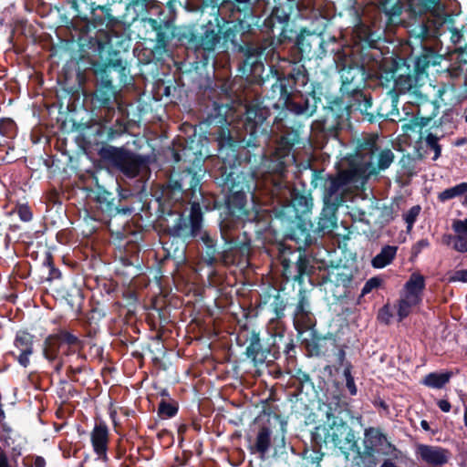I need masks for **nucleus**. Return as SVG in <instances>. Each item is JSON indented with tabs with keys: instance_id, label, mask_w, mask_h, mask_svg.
Returning a JSON list of instances; mask_svg holds the SVG:
<instances>
[{
	"instance_id": "nucleus-56",
	"label": "nucleus",
	"mask_w": 467,
	"mask_h": 467,
	"mask_svg": "<svg viewBox=\"0 0 467 467\" xmlns=\"http://www.w3.org/2000/svg\"><path fill=\"white\" fill-rule=\"evenodd\" d=\"M381 284L382 279L380 277L374 276L369 278L368 280H367L361 290V296H365L370 293L373 289L379 287Z\"/></svg>"
},
{
	"instance_id": "nucleus-30",
	"label": "nucleus",
	"mask_w": 467,
	"mask_h": 467,
	"mask_svg": "<svg viewBox=\"0 0 467 467\" xmlns=\"http://www.w3.org/2000/svg\"><path fill=\"white\" fill-rule=\"evenodd\" d=\"M358 37L359 39L358 45L360 47V57L369 61L372 64V60L370 56L374 55L378 57L379 54L380 57L379 58L380 62L389 61L394 59L393 57H383L382 52L380 51V47L379 43L380 41V37L372 30L367 28L358 33Z\"/></svg>"
},
{
	"instance_id": "nucleus-49",
	"label": "nucleus",
	"mask_w": 467,
	"mask_h": 467,
	"mask_svg": "<svg viewBox=\"0 0 467 467\" xmlns=\"http://www.w3.org/2000/svg\"><path fill=\"white\" fill-rule=\"evenodd\" d=\"M353 366L351 362H346V368L343 369V375L346 379V387L351 396L358 393V389L355 383L354 377L352 376Z\"/></svg>"
},
{
	"instance_id": "nucleus-36",
	"label": "nucleus",
	"mask_w": 467,
	"mask_h": 467,
	"mask_svg": "<svg viewBox=\"0 0 467 467\" xmlns=\"http://www.w3.org/2000/svg\"><path fill=\"white\" fill-rule=\"evenodd\" d=\"M398 246L384 245L380 252L372 258L371 265L376 269H381L390 265L395 259Z\"/></svg>"
},
{
	"instance_id": "nucleus-29",
	"label": "nucleus",
	"mask_w": 467,
	"mask_h": 467,
	"mask_svg": "<svg viewBox=\"0 0 467 467\" xmlns=\"http://www.w3.org/2000/svg\"><path fill=\"white\" fill-rule=\"evenodd\" d=\"M34 339L35 336L27 330H18L16 333L14 339V346L19 350V354L10 351L11 355L18 364L23 368H27L30 364V357L34 353Z\"/></svg>"
},
{
	"instance_id": "nucleus-61",
	"label": "nucleus",
	"mask_w": 467,
	"mask_h": 467,
	"mask_svg": "<svg viewBox=\"0 0 467 467\" xmlns=\"http://www.w3.org/2000/svg\"><path fill=\"white\" fill-rule=\"evenodd\" d=\"M318 339L312 338L310 341H306V348L311 355L319 356L322 352Z\"/></svg>"
},
{
	"instance_id": "nucleus-13",
	"label": "nucleus",
	"mask_w": 467,
	"mask_h": 467,
	"mask_svg": "<svg viewBox=\"0 0 467 467\" xmlns=\"http://www.w3.org/2000/svg\"><path fill=\"white\" fill-rule=\"evenodd\" d=\"M299 141L300 134L298 130L293 129L285 131L277 140L274 152L265 162L268 172L278 177L272 182L270 189L273 188L275 182H286L285 176L287 169L296 161L293 148Z\"/></svg>"
},
{
	"instance_id": "nucleus-39",
	"label": "nucleus",
	"mask_w": 467,
	"mask_h": 467,
	"mask_svg": "<svg viewBox=\"0 0 467 467\" xmlns=\"http://www.w3.org/2000/svg\"><path fill=\"white\" fill-rule=\"evenodd\" d=\"M464 196V201L462 202V205L467 206V182H463L459 184H456L453 187L447 188L442 192L438 193V200L441 202H445L449 200H451L456 197Z\"/></svg>"
},
{
	"instance_id": "nucleus-10",
	"label": "nucleus",
	"mask_w": 467,
	"mask_h": 467,
	"mask_svg": "<svg viewBox=\"0 0 467 467\" xmlns=\"http://www.w3.org/2000/svg\"><path fill=\"white\" fill-rule=\"evenodd\" d=\"M179 39L188 51H192L199 60L197 64L205 67L214 58V51L222 39V27L209 21L202 26L185 27Z\"/></svg>"
},
{
	"instance_id": "nucleus-43",
	"label": "nucleus",
	"mask_w": 467,
	"mask_h": 467,
	"mask_svg": "<svg viewBox=\"0 0 467 467\" xmlns=\"http://www.w3.org/2000/svg\"><path fill=\"white\" fill-rule=\"evenodd\" d=\"M431 117H419L414 116L411 118L408 122L404 123L402 125V130L404 132H414V133H420L422 135V129L429 125L431 122ZM422 136H420V139Z\"/></svg>"
},
{
	"instance_id": "nucleus-19",
	"label": "nucleus",
	"mask_w": 467,
	"mask_h": 467,
	"mask_svg": "<svg viewBox=\"0 0 467 467\" xmlns=\"http://www.w3.org/2000/svg\"><path fill=\"white\" fill-rule=\"evenodd\" d=\"M336 44L335 37H329L328 41H326L322 34L309 32L306 29L302 30L296 39V47L300 54V57L308 60L322 59L327 53L337 52L338 49L334 47L329 48L330 46Z\"/></svg>"
},
{
	"instance_id": "nucleus-2",
	"label": "nucleus",
	"mask_w": 467,
	"mask_h": 467,
	"mask_svg": "<svg viewBox=\"0 0 467 467\" xmlns=\"http://www.w3.org/2000/svg\"><path fill=\"white\" fill-rule=\"evenodd\" d=\"M87 49L82 45L81 50L90 57V69L98 79L95 90L91 93V110L99 121L90 127L91 141L99 145L117 140L127 130L124 120L118 118L109 125L115 115L117 108V88L113 85L112 73L116 75L119 84H126L130 74L127 62L120 57L119 51L113 49L109 42L98 37L88 39Z\"/></svg>"
},
{
	"instance_id": "nucleus-54",
	"label": "nucleus",
	"mask_w": 467,
	"mask_h": 467,
	"mask_svg": "<svg viewBox=\"0 0 467 467\" xmlns=\"http://www.w3.org/2000/svg\"><path fill=\"white\" fill-rule=\"evenodd\" d=\"M420 205H414L412 206L405 214H404V220L407 223V231H410L417 220V217L419 216L420 213Z\"/></svg>"
},
{
	"instance_id": "nucleus-50",
	"label": "nucleus",
	"mask_w": 467,
	"mask_h": 467,
	"mask_svg": "<svg viewBox=\"0 0 467 467\" xmlns=\"http://www.w3.org/2000/svg\"><path fill=\"white\" fill-rule=\"evenodd\" d=\"M274 314L275 318L279 320L285 317V310L286 307V302L285 299L279 295V293L275 296L273 302L270 305Z\"/></svg>"
},
{
	"instance_id": "nucleus-57",
	"label": "nucleus",
	"mask_w": 467,
	"mask_h": 467,
	"mask_svg": "<svg viewBox=\"0 0 467 467\" xmlns=\"http://www.w3.org/2000/svg\"><path fill=\"white\" fill-rule=\"evenodd\" d=\"M431 244L428 238H422L417 241L411 248V255L417 257L422 250L430 247Z\"/></svg>"
},
{
	"instance_id": "nucleus-31",
	"label": "nucleus",
	"mask_w": 467,
	"mask_h": 467,
	"mask_svg": "<svg viewBox=\"0 0 467 467\" xmlns=\"http://www.w3.org/2000/svg\"><path fill=\"white\" fill-rule=\"evenodd\" d=\"M273 431L269 426L260 425L254 432V436H248V450L252 454H259L265 459L272 445Z\"/></svg>"
},
{
	"instance_id": "nucleus-16",
	"label": "nucleus",
	"mask_w": 467,
	"mask_h": 467,
	"mask_svg": "<svg viewBox=\"0 0 467 467\" xmlns=\"http://www.w3.org/2000/svg\"><path fill=\"white\" fill-rule=\"evenodd\" d=\"M83 341L67 329H58L57 333L48 335L43 342V357L48 362L58 359L68 360L82 352Z\"/></svg>"
},
{
	"instance_id": "nucleus-17",
	"label": "nucleus",
	"mask_w": 467,
	"mask_h": 467,
	"mask_svg": "<svg viewBox=\"0 0 467 467\" xmlns=\"http://www.w3.org/2000/svg\"><path fill=\"white\" fill-rule=\"evenodd\" d=\"M255 26L267 36L262 39L263 41L274 43L275 50H277L279 46L290 42L296 34L290 27V15L282 6H275L262 24L258 22Z\"/></svg>"
},
{
	"instance_id": "nucleus-63",
	"label": "nucleus",
	"mask_w": 467,
	"mask_h": 467,
	"mask_svg": "<svg viewBox=\"0 0 467 467\" xmlns=\"http://www.w3.org/2000/svg\"><path fill=\"white\" fill-rule=\"evenodd\" d=\"M336 356H337V364L338 368L344 367V368H346V362H348L346 359V351H345V349L343 348H339L338 351L337 352Z\"/></svg>"
},
{
	"instance_id": "nucleus-62",
	"label": "nucleus",
	"mask_w": 467,
	"mask_h": 467,
	"mask_svg": "<svg viewBox=\"0 0 467 467\" xmlns=\"http://www.w3.org/2000/svg\"><path fill=\"white\" fill-rule=\"evenodd\" d=\"M282 344L284 345V353L285 356L287 358L292 357L291 352L295 353L296 348L293 338H290L287 342L283 340Z\"/></svg>"
},
{
	"instance_id": "nucleus-44",
	"label": "nucleus",
	"mask_w": 467,
	"mask_h": 467,
	"mask_svg": "<svg viewBox=\"0 0 467 467\" xmlns=\"http://www.w3.org/2000/svg\"><path fill=\"white\" fill-rule=\"evenodd\" d=\"M285 336L282 333H277L273 337V342L265 348L266 362H273L278 359L281 356V347Z\"/></svg>"
},
{
	"instance_id": "nucleus-33",
	"label": "nucleus",
	"mask_w": 467,
	"mask_h": 467,
	"mask_svg": "<svg viewBox=\"0 0 467 467\" xmlns=\"http://www.w3.org/2000/svg\"><path fill=\"white\" fill-rule=\"evenodd\" d=\"M248 346L245 349L247 358L251 359L254 364H264L266 362L265 348L261 342L260 334L255 330L249 332L246 337Z\"/></svg>"
},
{
	"instance_id": "nucleus-15",
	"label": "nucleus",
	"mask_w": 467,
	"mask_h": 467,
	"mask_svg": "<svg viewBox=\"0 0 467 467\" xmlns=\"http://www.w3.org/2000/svg\"><path fill=\"white\" fill-rule=\"evenodd\" d=\"M324 116L312 123V130L326 139L338 138L346 121L349 119L344 98L336 97L324 107Z\"/></svg>"
},
{
	"instance_id": "nucleus-41",
	"label": "nucleus",
	"mask_w": 467,
	"mask_h": 467,
	"mask_svg": "<svg viewBox=\"0 0 467 467\" xmlns=\"http://www.w3.org/2000/svg\"><path fill=\"white\" fill-rule=\"evenodd\" d=\"M394 153L389 149H384L379 150L376 156L377 161H374V164L368 170L370 173L378 171L387 170L394 161Z\"/></svg>"
},
{
	"instance_id": "nucleus-60",
	"label": "nucleus",
	"mask_w": 467,
	"mask_h": 467,
	"mask_svg": "<svg viewBox=\"0 0 467 467\" xmlns=\"http://www.w3.org/2000/svg\"><path fill=\"white\" fill-rule=\"evenodd\" d=\"M450 283L462 282L467 283V269L456 270L448 278Z\"/></svg>"
},
{
	"instance_id": "nucleus-1",
	"label": "nucleus",
	"mask_w": 467,
	"mask_h": 467,
	"mask_svg": "<svg viewBox=\"0 0 467 467\" xmlns=\"http://www.w3.org/2000/svg\"><path fill=\"white\" fill-rule=\"evenodd\" d=\"M228 104L213 102V109L208 113L205 123L209 128V135L217 142L218 160L216 161L212 177L214 182L227 192L225 196L224 217L220 224L227 229L241 233L239 228L245 222L254 221L257 213L250 209L247 195L251 193L250 181L240 171V150H247L244 159L251 162L253 156L264 153L263 144L270 138L271 125L267 119L270 109L260 102H251L245 106V112L235 136H233L229 126Z\"/></svg>"
},
{
	"instance_id": "nucleus-14",
	"label": "nucleus",
	"mask_w": 467,
	"mask_h": 467,
	"mask_svg": "<svg viewBox=\"0 0 467 467\" xmlns=\"http://www.w3.org/2000/svg\"><path fill=\"white\" fill-rule=\"evenodd\" d=\"M298 246L292 250L290 247H284L281 251V265L283 275L286 281H294L299 285L305 283V279H310L315 273V266L311 257L306 254L305 247Z\"/></svg>"
},
{
	"instance_id": "nucleus-18",
	"label": "nucleus",
	"mask_w": 467,
	"mask_h": 467,
	"mask_svg": "<svg viewBox=\"0 0 467 467\" xmlns=\"http://www.w3.org/2000/svg\"><path fill=\"white\" fill-rule=\"evenodd\" d=\"M134 199L135 195L128 189H120L114 193L99 187L96 195L98 209L108 218L130 216L135 212Z\"/></svg>"
},
{
	"instance_id": "nucleus-25",
	"label": "nucleus",
	"mask_w": 467,
	"mask_h": 467,
	"mask_svg": "<svg viewBox=\"0 0 467 467\" xmlns=\"http://www.w3.org/2000/svg\"><path fill=\"white\" fill-rule=\"evenodd\" d=\"M144 26L148 30L154 34L152 38H149L155 42L154 48L156 50H166L170 41L175 36V26L171 18H146Z\"/></svg>"
},
{
	"instance_id": "nucleus-32",
	"label": "nucleus",
	"mask_w": 467,
	"mask_h": 467,
	"mask_svg": "<svg viewBox=\"0 0 467 467\" xmlns=\"http://www.w3.org/2000/svg\"><path fill=\"white\" fill-rule=\"evenodd\" d=\"M84 22L87 25L92 26L94 28H99V30L103 26L111 28L119 23L118 19L112 15L109 5H94L88 13V20Z\"/></svg>"
},
{
	"instance_id": "nucleus-35",
	"label": "nucleus",
	"mask_w": 467,
	"mask_h": 467,
	"mask_svg": "<svg viewBox=\"0 0 467 467\" xmlns=\"http://www.w3.org/2000/svg\"><path fill=\"white\" fill-rule=\"evenodd\" d=\"M425 286L426 283L424 275L419 272L412 273L409 280L404 285L406 297L413 299L414 302H420Z\"/></svg>"
},
{
	"instance_id": "nucleus-58",
	"label": "nucleus",
	"mask_w": 467,
	"mask_h": 467,
	"mask_svg": "<svg viewBox=\"0 0 467 467\" xmlns=\"http://www.w3.org/2000/svg\"><path fill=\"white\" fill-rule=\"evenodd\" d=\"M453 249L460 253L467 252V237L463 235H455L452 237Z\"/></svg>"
},
{
	"instance_id": "nucleus-8",
	"label": "nucleus",
	"mask_w": 467,
	"mask_h": 467,
	"mask_svg": "<svg viewBox=\"0 0 467 467\" xmlns=\"http://www.w3.org/2000/svg\"><path fill=\"white\" fill-rule=\"evenodd\" d=\"M252 34L253 32L226 30L224 38L230 41L234 50L243 57L238 70L243 75H246L251 82L260 83L264 81L265 65L263 60L271 64L270 67L273 71L275 67L273 63L281 60V57L277 50H275L273 42L263 40L254 42L251 39Z\"/></svg>"
},
{
	"instance_id": "nucleus-51",
	"label": "nucleus",
	"mask_w": 467,
	"mask_h": 467,
	"mask_svg": "<svg viewBox=\"0 0 467 467\" xmlns=\"http://www.w3.org/2000/svg\"><path fill=\"white\" fill-rule=\"evenodd\" d=\"M439 140L440 138L431 132L425 137L426 146L434 151L433 161L438 160L441 154V145L439 144Z\"/></svg>"
},
{
	"instance_id": "nucleus-7",
	"label": "nucleus",
	"mask_w": 467,
	"mask_h": 467,
	"mask_svg": "<svg viewBox=\"0 0 467 467\" xmlns=\"http://www.w3.org/2000/svg\"><path fill=\"white\" fill-rule=\"evenodd\" d=\"M288 62V71L275 69L276 81L272 85V92L278 94V101L289 112L304 118L312 117L317 110L321 98L315 89L303 93L309 81V74L304 64L283 59Z\"/></svg>"
},
{
	"instance_id": "nucleus-27",
	"label": "nucleus",
	"mask_w": 467,
	"mask_h": 467,
	"mask_svg": "<svg viewBox=\"0 0 467 467\" xmlns=\"http://www.w3.org/2000/svg\"><path fill=\"white\" fill-rule=\"evenodd\" d=\"M90 442L97 460L103 463L109 462V431L107 424L103 421L96 423L90 432Z\"/></svg>"
},
{
	"instance_id": "nucleus-26",
	"label": "nucleus",
	"mask_w": 467,
	"mask_h": 467,
	"mask_svg": "<svg viewBox=\"0 0 467 467\" xmlns=\"http://www.w3.org/2000/svg\"><path fill=\"white\" fill-rule=\"evenodd\" d=\"M293 322L295 329L300 335L313 329L317 323L315 315L310 308L309 300L303 290H300L298 294V301L294 312Z\"/></svg>"
},
{
	"instance_id": "nucleus-52",
	"label": "nucleus",
	"mask_w": 467,
	"mask_h": 467,
	"mask_svg": "<svg viewBox=\"0 0 467 467\" xmlns=\"http://www.w3.org/2000/svg\"><path fill=\"white\" fill-rule=\"evenodd\" d=\"M13 213H16L22 222H30L33 218V212L27 203H16L13 209Z\"/></svg>"
},
{
	"instance_id": "nucleus-64",
	"label": "nucleus",
	"mask_w": 467,
	"mask_h": 467,
	"mask_svg": "<svg viewBox=\"0 0 467 467\" xmlns=\"http://www.w3.org/2000/svg\"><path fill=\"white\" fill-rule=\"evenodd\" d=\"M0 467H12L7 454L5 451L0 447Z\"/></svg>"
},
{
	"instance_id": "nucleus-21",
	"label": "nucleus",
	"mask_w": 467,
	"mask_h": 467,
	"mask_svg": "<svg viewBox=\"0 0 467 467\" xmlns=\"http://www.w3.org/2000/svg\"><path fill=\"white\" fill-rule=\"evenodd\" d=\"M228 6L232 19L236 22L233 28L244 32H254V26H257L260 17L255 14L254 0H224Z\"/></svg>"
},
{
	"instance_id": "nucleus-40",
	"label": "nucleus",
	"mask_w": 467,
	"mask_h": 467,
	"mask_svg": "<svg viewBox=\"0 0 467 467\" xmlns=\"http://www.w3.org/2000/svg\"><path fill=\"white\" fill-rule=\"evenodd\" d=\"M452 377V372L443 373L431 372L427 374L420 381L421 384L432 389H442Z\"/></svg>"
},
{
	"instance_id": "nucleus-22",
	"label": "nucleus",
	"mask_w": 467,
	"mask_h": 467,
	"mask_svg": "<svg viewBox=\"0 0 467 467\" xmlns=\"http://www.w3.org/2000/svg\"><path fill=\"white\" fill-rule=\"evenodd\" d=\"M348 105L349 116L358 111L363 120L369 123H380L389 117V112L383 111L382 107H374L372 96L369 92H354L352 98L345 100Z\"/></svg>"
},
{
	"instance_id": "nucleus-11",
	"label": "nucleus",
	"mask_w": 467,
	"mask_h": 467,
	"mask_svg": "<svg viewBox=\"0 0 467 467\" xmlns=\"http://www.w3.org/2000/svg\"><path fill=\"white\" fill-rule=\"evenodd\" d=\"M372 64L360 57L359 61H350L348 65H345L341 69V81L342 85L340 90L342 91L345 100L352 98L354 92H364L363 88L366 86L368 78H378L382 84L388 86L381 76H383V66H386V62L379 61V54L378 57L370 56Z\"/></svg>"
},
{
	"instance_id": "nucleus-42",
	"label": "nucleus",
	"mask_w": 467,
	"mask_h": 467,
	"mask_svg": "<svg viewBox=\"0 0 467 467\" xmlns=\"http://www.w3.org/2000/svg\"><path fill=\"white\" fill-rule=\"evenodd\" d=\"M71 8L74 10V18L80 21L88 20V13L95 5L90 0H67Z\"/></svg>"
},
{
	"instance_id": "nucleus-48",
	"label": "nucleus",
	"mask_w": 467,
	"mask_h": 467,
	"mask_svg": "<svg viewBox=\"0 0 467 467\" xmlns=\"http://www.w3.org/2000/svg\"><path fill=\"white\" fill-rule=\"evenodd\" d=\"M43 267L47 268L48 275L47 279L48 281L54 280V279H59L61 277V272L58 268L56 267L54 264V258L52 254L47 252L46 254V256L43 261Z\"/></svg>"
},
{
	"instance_id": "nucleus-12",
	"label": "nucleus",
	"mask_w": 467,
	"mask_h": 467,
	"mask_svg": "<svg viewBox=\"0 0 467 467\" xmlns=\"http://www.w3.org/2000/svg\"><path fill=\"white\" fill-rule=\"evenodd\" d=\"M99 156L108 168L120 172L130 179L137 177L147 168L149 158L124 147H115L108 142L100 143Z\"/></svg>"
},
{
	"instance_id": "nucleus-23",
	"label": "nucleus",
	"mask_w": 467,
	"mask_h": 467,
	"mask_svg": "<svg viewBox=\"0 0 467 467\" xmlns=\"http://www.w3.org/2000/svg\"><path fill=\"white\" fill-rule=\"evenodd\" d=\"M318 279L320 285L330 283L336 287L342 286L344 291L338 297H347L348 294L354 287V271L346 265H331L330 266L320 268Z\"/></svg>"
},
{
	"instance_id": "nucleus-45",
	"label": "nucleus",
	"mask_w": 467,
	"mask_h": 467,
	"mask_svg": "<svg viewBox=\"0 0 467 467\" xmlns=\"http://www.w3.org/2000/svg\"><path fill=\"white\" fill-rule=\"evenodd\" d=\"M179 410L178 402L172 399H170L169 401L162 399L159 403L158 407V415L161 419H169L174 417Z\"/></svg>"
},
{
	"instance_id": "nucleus-9",
	"label": "nucleus",
	"mask_w": 467,
	"mask_h": 467,
	"mask_svg": "<svg viewBox=\"0 0 467 467\" xmlns=\"http://www.w3.org/2000/svg\"><path fill=\"white\" fill-rule=\"evenodd\" d=\"M419 53H414L412 69L406 59L394 58L387 61L381 78L387 83L393 82L394 87L401 91H409L416 87L420 76L426 73L431 66L439 65L441 59L436 49L430 45L419 47Z\"/></svg>"
},
{
	"instance_id": "nucleus-5",
	"label": "nucleus",
	"mask_w": 467,
	"mask_h": 467,
	"mask_svg": "<svg viewBox=\"0 0 467 467\" xmlns=\"http://www.w3.org/2000/svg\"><path fill=\"white\" fill-rule=\"evenodd\" d=\"M274 217L280 221L284 238L296 244H312V223L308 213L313 207L311 193L292 188L288 182H275L269 189Z\"/></svg>"
},
{
	"instance_id": "nucleus-59",
	"label": "nucleus",
	"mask_w": 467,
	"mask_h": 467,
	"mask_svg": "<svg viewBox=\"0 0 467 467\" xmlns=\"http://www.w3.org/2000/svg\"><path fill=\"white\" fill-rule=\"evenodd\" d=\"M452 228L458 234L457 235L467 237V218L465 220H455Z\"/></svg>"
},
{
	"instance_id": "nucleus-37",
	"label": "nucleus",
	"mask_w": 467,
	"mask_h": 467,
	"mask_svg": "<svg viewBox=\"0 0 467 467\" xmlns=\"http://www.w3.org/2000/svg\"><path fill=\"white\" fill-rule=\"evenodd\" d=\"M68 363L67 368V377L71 381H78L76 375L80 374L86 369L87 358L83 352L77 354L75 357L66 360Z\"/></svg>"
},
{
	"instance_id": "nucleus-53",
	"label": "nucleus",
	"mask_w": 467,
	"mask_h": 467,
	"mask_svg": "<svg viewBox=\"0 0 467 467\" xmlns=\"http://www.w3.org/2000/svg\"><path fill=\"white\" fill-rule=\"evenodd\" d=\"M420 302H414L411 298L401 299L398 306L399 320L401 321L406 318L410 313L412 306L418 305Z\"/></svg>"
},
{
	"instance_id": "nucleus-6",
	"label": "nucleus",
	"mask_w": 467,
	"mask_h": 467,
	"mask_svg": "<svg viewBox=\"0 0 467 467\" xmlns=\"http://www.w3.org/2000/svg\"><path fill=\"white\" fill-rule=\"evenodd\" d=\"M308 168L311 186L314 189H322L324 203L318 216L317 229L323 233L332 231L337 225V210L348 201L349 186L358 181V171L347 169L329 174L324 169L313 168L310 165Z\"/></svg>"
},
{
	"instance_id": "nucleus-3",
	"label": "nucleus",
	"mask_w": 467,
	"mask_h": 467,
	"mask_svg": "<svg viewBox=\"0 0 467 467\" xmlns=\"http://www.w3.org/2000/svg\"><path fill=\"white\" fill-rule=\"evenodd\" d=\"M203 221L201 203L196 201L192 203L188 216L177 213L176 220H164L165 233L170 237L182 241V248L176 247L174 255L178 253V256L183 255L186 244L192 240H199L202 243V260L209 266L241 265L247 263L252 250V239L245 231L235 233L220 224V234L223 240V244L220 247L216 234L203 229Z\"/></svg>"
},
{
	"instance_id": "nucleus-34",
	"label": "nucleus",
	"mask_w": 467,
	"mask_h": 467,
	"mask_svg": "<svg viewBox=\"0 0 467 467\" xmlns=\"http://www.w3.org/2000/svg\"><path fill=\"white\" fill-rule=\"evenodd\" d=\"M408 33L409 45L411 48V53H415L419 47L428 45L427 41L431 36V27L428 22L424 21L412 25Z\"/></svg>"
},
{
	"instance_id": "nucleus-46",
	"label": "nucleus",
	"mask_w": 467,
	"mask_h": 467,
	"mask_svg": "<svg viewBox=\"0 0 467 467\" xmlns=\"http://www.w3.org/2000/svg\"><path fill=\"white\" fill-rule=\"evenodd\" d=\"M399 165L402 176L411 178L415 175L416 161L410 154H403L399 161Z\"/></svg>"
},
{
	"instance_id": "nucleus-47",
	"label": "nucleus",
	"mask_w": 467,
	"mask_h": 467,
	"mask_svg": "<svg viewBox=\"0 0 467 467\" xmlns=\"http://www.w3.org/2000/svg\"><path fill=\"white\" fill-rule=\"evenodd\" d=\"M311 441L315 451H320L323 444L330 443L328 441L327 428L322 426L316 427L311 432Z\"/></svg>"
},
{
	"instance_id": "nucleus-4",
	"label": "nucleus",
	"mask_w": 467,
	"mask_h": 467,
	"mask_svg": "<svg viewBox=\"0 0 467 467\" xmlns=\"http://www.w3.org/2000/svg\"><path fill=\"white\" fill-rule=\"evenodd\" d=\"M207 154L194 150L192 147H183L181 151L173 152L175 162H182L177 170H172L166 183L162 186L161 196L157 198L160 218L176 220L177 213L182 212L183 204L199 202L197 193L202 198V179L204 173L203 162Z\"/></svg>"
},
{
	"instance_id": "nucleus-38",
	"label": "nucleus",
	"mask_w": 467,
	"mask_h": 467,
	"mask_svg": "<svg viewBox=\"0 0 467 467\" xmlns=\"http://www.w3.org/2000/svg\"><path fill=\"white\" fill-rule=\"evenodd\" d=\"M17 135V125L11 118L0 119V148L5 147L8 140H13Z\"/></svg>"
},
{
	"instance_id": "nucleus-28",
	"label": "nucleus",
	"mask_w": 467,
	"mask_h": 467,
	"mask_svg": "<svg viewBox=\"0 0 467 467\" xmlns=\"http://www.w3.org/2000/svg\"><path fill=\"white\" fill-rule=\"evenodd\" d=\"M415 454L421 462L435 467L447 464L451 455L446 448L422 443L416 446Z\"/></svg>"
},
{
	"instance_id": "nucleus-24",
	"label": "nucleus",
	"mask_w": 467,
	"mask_h": 467,
	"mask_svg": "<svg viewBox=\"0 0 467 467\" xmlns=\"http://www.w3.org/2000/svg\"><path fill=\"white\" fill-rule=\"evenodd\" d=\"M379 136L377 134H368L357 140L354 161L358 168V176L360 171H367L374 164L376 156L379 150L378 144Z\"/></svg>"
},
{
	"instance_id": "nucleus-55",
	"label": "nucleus",
	"mask_w": 467,
	"mask_h": 467,
	"mask_svg": "<svg viewBox=\"0 0 467 467\" xmlns=\"http://www.w3.org/2000/svg\"><path fill=\"white\" fill-rule=\"evenodd\" d=\"M296 379L298 381V386L296 387L298 393H301L303 391V388L306 384L310 385L312 388L314 387V384L311 381L309 374L305 371H302L301 369L297 370Z\"/></svg>"
},
{
	"instance_id": "nucleus-20",
	"label": "nucleus",
	"mask_w": 467,
	"mask_h": 467,
	"mask_svg": "<svg viewBox=\"0 0 467 467\" xmlns=\"http://www.w3.org/2000/svg\"><path fill=\"white\" fill-rule=\"evenodd\" d=\"M327 419H331L327 432L332 446L346 455L349 451H355L358 449L355 433L347 421L334 412H327Z\"/></svg>"
}]
</instances>
